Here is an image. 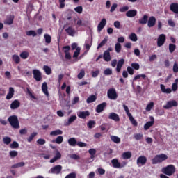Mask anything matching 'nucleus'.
<instances>
[{
    "label": "nucleus",
    "instance_id": "49530a36",
    "mask_svg": "<svg viewBox=\"0 0 178 178\" xmlns=\"http://www.w3.org/2000/svg\"><path fill=\"white\" fill-rule=\"evenodd\" d=\"M95 121L94 120H90L88 122V129H94V127H95Z\"/></svg>",
    "mask_w": 178,
    "mask_h": 178
},
{
    "label": "nucleus",
    "instance_id": "4c0bfd02",
    "mask_svg": "<svg viewBox=\"0 0 178 178\" xmlns=\"http://www.w3.org/2000/svg\"><path fill=\"white\" fill-rule=\"evenodd\" d=\"M43 70L45 72L46 74H47L48 76H49V74L52 73V70H51V67H49V66L48 65H44L43 67Z\"/></svg>",
    "mask_w": 178,
    "mask_h": 178
},
{
    "label": "nucleus",
    "instance_id": "c756f323",
    "mask_svg": "<svg viewBox=\"0 0 178 178\" xmlns=\"http://www.w3.org/2000/svg\"><path fill=\"white\" fill-rule=\"evenodd\" d=\"M95 101H97V96L92 95L90 97H88L86 102L87 104H91V102H95Z\"/></svg>",
    "mask_w": 178,
    "mask_h": 178
},
{
    "label": "nucleus",
    "instance_id": "338daca9",
    "mask_svg": "<svg viewBox=\"0 0 178 178\" xmlns=\"http://www.w3.org/2000/svg\"><path fill=\"white\" fill-rule=\"evenodd\" d=\"M63 50L64 51L65 54H69L70 51V46L67 45L63 47Z\"/></svg>",
    "mask_w": 178,
    "mask_h": 178
},
{
    "label": "nucleus",
    "instance_id": "7c9ffc66",
    "mask_svg": "<svg viewBox=\"0 0 178 178\" xmlns=\"http://www.w3.org/2000/svg\"><path fill=\"white\" fill-rule=\"evenodd\" d=\"M128 118H129L131 124L133 126H134V127H137L138 126V123L137 122L136 119H134V118H133L132 115H129Z\"/></svg>",
    "mask_w": 178,
    "mask_h": 178
},
{
    "label": "nucleus",
    "instance_id": "4468645a",
    "mask_svg": "<svg viewBox=\"0 0 178 178\" xmlns=\"http://www.w3.org/2000/svg\"><path fill=\"white\" fill-rule=\"evenodd\" d=\"M108 119L114 120V122H120V118L119 117V115L115 113H110Z\"/></svg>",
    "mask_w": 178,
    "mask_h": 178
},
{
    "label": "nucleus",
    "instance_id": "13d9d810",
    "mask_svg": "<svg viewBox=\"0 0 178 178\" xmlns=\"http://www.w3.org/2000/svg\"><path fill=\"white\" fill-rule=\"evenodd\" d=\"M152 108H154V102H152L150 103H149L147 106H146V111L147 112H149V111H151V109H152Z\"/></svg>",
    "mask_w": 178,
    "mask_h": 178
},
{
    "label": "nucleus",
    "instance_id": "c9c22d12",
    "mask_svg": "<svg viewBox=\"0 0 178 178\" xmlns=\"http://www.w3.org/2000/svg\"><path fill=\"white\" fill-rule=\"evenodd\" d=\"M13 60L16 63V65H19L20 63V57L17 54H14L12 56Z\"/></svg>",
    "mask_w": 178,
    "mask_h": 178
},
{
    "label": "nucleus",
    "instance_id": "9d476101",
    "mask_svg": "<svg viewBox=\"0 0 178 178\" xmlns=\"http://www.w3.org/2000/svg\"><path fill=\"white\" fill-rule=\"evenodd\" d=\"M173 106H177V102L176 100H172L167 102L166 105L163 106L164 109H170Z\"/></svg>",
    "mask_w": 178,
    "mask_h": 178
},
{
    "label": "nucleus",
    "instance_id": "20e7f679",
    "mask_svg": "<svg viewBox=\"0 0 178 178\" xmlns=\"http://www.w3.org/2000/svg\"><path fill=\"white\" fill-rule=\"evenodd\" d=\"M107 97L109 99H118V92H116V89L113 88L108 89L107 91Z\"/></svg>",
    "mask_w": 178,
    "mask_h": 178
},
{
    "label": "nucleus",
    "instance_id": "6e6d98bb",
    "mask_svg": "<svg viewBox=\"0 0 178 178\" xmlns=\"http://www.w3.org/2000/svg\"><path fill=\"white\" fill-rule=\"evenodd\" d=\"M81 50V49L80 47H77L76 49V51L74 52L73 58H78L79 55H80Z\"/></svg>",
    "mask_w": 178,
    "mask_h": 178
},
{
    "label": "nucleus",
    "instance_id": "1a4fd4ad",
    "mask_svg": "<svg viewBox=\"0 0 178 178\" xmlns=\"http://www.w3.org/2000/svg\"><path fill=\"white\" fill-rule=\"evenodd\" d=\"M136 163L138 166L140 165L144 166L147 163V157L145 156H140L136 160Z\"/></svg>",
    "mask_w": 178,
    "mask_h": 178
},
{
    "label": "nucleus",
    "instance_id": "e433bc0d",
    "mask_svg": "<svg viewBox=\"0 0 178 178\" xmlns=\"http://www.w3.org/2000/svg\"><path fill=\"white\" fill-rule=\"evenodd\" d=\"M108 42V36H106L104 39L98 44L97 49H99V48H102L105 44Z\"/></svg>",
    "mask_w": 178,
    "mask_h": 178
},
{
    "label": "nucleus",
    "instance_id": "680f3d73",
    "mask_svg": "<svg viewBox=\"0 0 178 178\" xmlns=\"http://www.w3.org/2000/svg\"><path fill=\"white\" fill-rule=\"evenodd\" d=\"M123 108L126 112V114L127 115V116H131V113H130V110H129V107L126 105V104H123Z\"/></svg>",
    "mask_w": 178,
    "mask_h": 178
},
{
    "label": "nucleus",
    "instance_id": "cd10ccee",
    "mask_svg": "<svg viewBox=\"0 0 178 178\" xmlns=\"http://www.w3.org/2000/svg\"><path fill=\"white\" fill-rule=\"evenodd\" d=\"M68 144L71 147H76L77 145V140H76V138H70L68 139Z\"/></svg>",
    "mask_w": 178,
    "mask_h": 178
},
{
    "label": "nucleus",
    "instance_id": "5701e85b",
    "mask_svg": "<svg viewBox=\"0 0 178 178\" xmlns=\"http://www.w3.org/2000/svg\"><path fill=\"white\" fill-rule=\"evenodd\" d=\"M126 16L127 17H134L137 16V10H128L126 13Z\"/></svg>",
    "mask_w": 178,
    "mask_h": 178
},
{
    "label": "nucleus",
    "instance_id": "aec40b11",
    "mask_svg": "<svg viewBox=\"0 0 178 178\" xmlns=\"http://www.w3.org/2000/svg\"><path fill=\"white\" fill-rule=\"evenodd\" d=\"M13 95H15V89L13 87H10L8 93L6 95V99H12Z\"/></svg>",
    "mask_w": 178,
    "mask_h": 178
},
{
    "label": "nucleus",
    "instance_id": "f704fd0d",
    "mask_svg": "<svg viewBox=\"0 0 178 178\" xmlns=\"http://www.w3.org/2000/svg\"><path fill=\"white\" fill-rule=\"evenodd\" d=\"M122 158L123 159H130L131 158V152H125L122 154Z\"/></svg>",
    "mask_w": 178,
    "mask_h": 178
},
{
    "label": "nucleus",
    "instance_id": "a211bd4d",
    "mask_svg": "<svg viewBox=\"0 0 178 178\" xmlns=\"http://www.w3.org/2000/svg\"><path fill=\"white\" fill-rule=\"evenodd\" d=\"M65 31L71 37H74V34H76V31L72 26H69L68 28L65 29Z\"/></svg>",
    "mask_w": 178,
    "mask_h": 178
},
{
    "label": "nucleus",
    "instance_id": "c85d7f7f",
    "mask_svg": "<svg viewBox=\"0 0 178 178\" xmlns=\"http://www.w3.org/2000/svg\"><path fill=\"white\" fill-rule=\"evenodd\" d=\"M77 119V115H74L69 118L68 121L66 122V126H70L74 120Z\"/></svg>",
    "mask_w": 178,
    "mask_h": 178
},
{
    "label": "nucleus",
    "instance_id": "9b49d317",
    "mask_svg": "<svg viewBox=\"0 0 178 178\" xmlns=\"http://www.w3.org/2000/svg\"><path fill=\"white\" fill-rule=\"evenodd\" d=\"M156 24V18H155V17L154 16L149 17V18L147 20V26L149 28L154 27V26H155Z\"/></svg>",
    "mask_w": 178,
    "mask_h": 178
},
{
    "label": "nucleus",
    "instance_id": "e2e57ef3",
    "mask_svg": "<svg viewBox=\"0 0 178 178\" xmlns=\"http://www.w3.org/2000/svg\"><path fill=\"white\" fill-rule=\"evenodd\" d=\"M127 70L129 74H130L131 76H133V74H134V70L133 69V67L128 66L127 67Z\"/></svg>",
    "mask_w": 178,
    "mask_h": 178
},
{
    "label": "nucleus",
    "instance_id": "f03ea898",
    "mask_svg": "<svg viewBox=\"0 0 178 178\" xmlns=\"http://www.w3.org/2000/svg\"><path fill=\"white\" fill-rule=\"evenodd\" d=\"M161 172L167 176H172L176 172V168L173 165H168L165 168H163Z\"/></svg>",
    "mask_w": 178,
    "mask_h": 178
},
{
    "label": "nucleus",
    "instance_id": "a18cd8bd",
    "mask_svg": "<svg viewBox=\"0 0 178 178\" xmlns=\"http://www.w3.org/2000/svg\"><path fill=\"white\" fill-rule=\"evenodd\" d=\"M10 148H11V149H16V148H19V143L16 141H13L12 144L10 145Z\"/></svg>",
    "mask_w": 178,
    "mask_h": 178
},
{
    "label": "nucleus",
    "instance_id": "603ef678",
    "mask_svg": "<svg viewBox=\"0 0 178 178\" xmlns=\"http://www.w3.org/2000/svg\"><path fill=\"white\" fill-rule=\"evenodd\" d=\"M18 154L19 153L16 150H11L9 152V155H10V158H15V157L17 156Z\"/></svg>",
    "mask_w": 178,
    "mask_h": 178
},
{
    "label": "nucleus",
    "instance_id": "2eb2a0df",
    "mask_svg": "<svg viewBox=\"0 0 178 178\" xmlns=\"http://www.w3.org/2000/svg\"><path fill=\"white\" fill-rule=\"evenodd\" d=\"M106 108V102H103L96 107V112L97 113H101V112H103V111Z\"/></svg>",
    "mask_w": 178,
    "mask_h": 178
},
{
    "label": "nucleus",
    "instance_id": "09e8293b",
    "mask_svg": "<svg viewBox=\"0 0 178 178\" xmlns=\"http://www.w3.org/2000/svg\"><path fill=\"white\" fill-rule=\"evenodd\" d=\"M134 137L136 141H138L140 140H143V134H135Z\"/></svg>",
    "mask_w": 178,
    "mask_h": 178
},
{
    "label": "nucleus",
    "instance_id": "7ed1b4c3",
    "mask_svg": "<svg viewBox=\"0 0 178 178\" xmlns=\"http://www.w3.org/2000/svg\"><path fill=\"white\" fill-rule=\"evenodd\" d=\"M8 122L13 129H19L20 124H19V119L16 115H11L8 118Z\"/></svg>",
    "mask_w": 178,
    "mask_h": 178
},
{
    "label": "nucleus",
    "instance_id": "b1692460",
    "mask_svg": "<svg viewBox=\"0 0 178 178\" xmlns=\"http://www.w3.org/2000/svg\"><path fill=\"white\" fill-rule=\"evenodd\" d=\"M147 22H148V15H144L143 17L138 19L139 24L144 25V24H147Z\"/></svg>",
    "mask_w": 178,
    "mask_h": 178
},
{
    "label": "nucleus",
    "instance_id": "f257e3e1",
    "mask_svg": "<svg viewBox=\"0 0 178 178\" xmlns=\"http://www.w3.org/2000/svg\"><path fill=\"white\" fill-rule=\"evenodd\" d=\"M168 159V155L165 154H156L152 159V165H158V163H162L164 161Z\"/></svg>",
    "mask_w": 178,
    "mask_h": 178
},
{
    "label": "nucleus",
    "instance_id": "4d7b16f0",
    "mask_svg": "<svg viewBox=\"0 0 178 178\" xmlns=\"http://www.w3.org/2000/svg\"><path fill=\"white\" fill-rule=\"evenodd\" d=\"M20 58H22V59H27V58H29V52H27V51H22L20 54Z\"/></svg>",
    "mask_w": 178,
    "mask_h": 178
},
{
    "label": "nucleus",
    "instance_id": "0eeeda50",
    "mask_svg": "<svg viewBox=\"0 0 178 178\" xmlns=\"http://www.w3.org/2000/svg\"><path fill=\"white\" fill-rule=\"evenodd\" d=\"M33 79L36 80V81H41L42 80V75L41 72L38 70H33Z\"/></svg>",
    "mask_w": 178,
    "mask_h": 178
},
{
    "label": "nucleus",
    "instance_id": "8fccbe9b",
    "mask_svg": "<svg viewBox=\"0 0 178 178\" xmlns=\"http://www.w3.org/2000/svg\"><path fill=\"white\" fill-rule=\"evenodd\" d=\"M26 35L28 36H31L32 37H35L37 36V33L35 32V31H33V30H31V31H26Z\"/></svg>",
    "mask_w": 178,
    "mask_h": 178
},
{
    "label": "nucleus",
    "instance_id": "3c124183",
    "mask_svg": "<svg viewBox=\"0 0 178 178\" xmlns=\"http://www.w3.org/2000/svg\"><path fill=\"white\" fill-rule=\"evenodd\" d=\"M44 40H45V42L47 44H51V35H49V34H44Z\"/></svg>",
    "mask_w": 178,
    "mask_h": 178
},
{
    "label": "nucleus",
    "instance_id": "a878e982",
    "mask_svg": "<svg viewBox=\"0 0 178 178\" xmlns=\"http://www.w3.org/2000/svg\"><path fill=\"white\" fill-rule=\"evenodd\" d=\"M42 92L48 97L49 93L48 92V83L47 82H44L42 85Z\"/></svg>",
    "mask_w": 178,
    "mask_h": 178
},
{
    "label": "nucleus",
    "instance_id": "69168bd1",
    "mask_svg": "<svg viewBox=\"0 0 178 178\" xmlns=\"http://www.w3.org/2000/svg\"><path fill=\"white\" fill-rule=\"evenodd\" d=\"M46 143H47V141L45 140V139H42V138H40L37 140V143L39 145H45Z\"/></svg>",
    "mask_w": 178,
    "mask_h": 178
},
{
    "label": "nucleus",
    "instance_id": "a19ab883",
    "mask_svg": "<svg viewBox=\"0 0 178 178\" xmlns=\"http://www.w3.org/2000/svg\"><path fill=\"white\" fill-rule=\"evenodd\" d=\"M53 143H56V144H62L63 143V136H58Z\"/></svg>",
    "mask_w": 178,
    "mask_h": 178
},
{
    "label": "nucleus",
    "instance_id": "423d86ee",
    "mask_svg": "<svg viewBox=\"0 0 178 178\" xmlns=\"http://www.w3.org/2000/svg\"><path fill=\"white\" fill-rule=\"evenodd\" d=\"M63 167L60 165H55L54 167L51 168L49 173H51L53 175H59L62 172Z\"/></svg>",
    "mask_w": 178,
    "mask_h": 178
},
{
    "label": "nucleus",
    "instance_id": "052dcab7",
    "mask_svg": "<svg viewBox=\"0 0 178 178\" xmlns=\"http://www.w3.org/2000/svg\"><path fill=\"white\" fill-rule=\"evenodd\" d=\"M129 38L131 41H134L136 42L137 41V35H136V33H131L129 35Z\"/></svg>",
    "mask_w": 178,
    "mask_h": 178
},
{
    "label": "nucleus",
    "instance_id": "dca6fc26",
    "mask_svg": "<svg viewBox=\"0 0 178 178\" xmlns=\"http://www.w3.org/2000/svg\"><path fill=\"white\" fill-rule=\"evenodd\" d=\"M105 26H106V19L105 18H103L97 26L98 31H102Z\"/></svg>",
    "mask_w": 178,
    "mask_h": 178
},
{
    "label": "nucleus",
    "instance_id": "864d4df0",
    "mask_svg": "<svg viewBox=\"0 0 178 178\" xmlns=\"http://www.w3.org/2000/svg\"><path fill=\"white\" fill-rule=\"evenodd\" d=\"M141 77H142V79H143L145 80V79L147 78V76L144 74H138L134 78V81H136V80H138V79H141Z\"/></svg>",
    "mask_w": 178,
    "mask_h": 178
},
{
    "label": "nucleus",
    "instance_id": "6e6552de",
    "mask_svg": "<svg viewBox=\"0 0 178 178\" xmlns=\"http://www.w3.org/2000/svg\"><path fill=\"white\" fill-rule=\"evenodd\" d=\"M150 121L147 122L144 125V130H148L149 127H152L155 123V118H154V116H149Z\"/></svg>",
    "mask_w": 178,
    "mask_h": 178
},
{
    "label": "nucleus",
    "instance_id": "72a5a7b5",
    "mask_svg": "<svg viewBox=\"0 0 178 178\" xmlns=\"http://www.w3.org/2000/svg\"><path fill=\"white\" fill-rule=\"evenodd\" d=\"M3 143L6 145H9V144L12 143V138L8 136H5L4 138H3Z\"/></svg>",
    "mask_w": 178,
    "mask_h": 178
},
{
    "label": "nucleus",
    "instance_id": "39448f33",
    "mask_svg": "<svg viewBox=\"0 0 178 178\" xmlns=\"http://www.w3.org/2000/svg\"><path fill=\"white\" fill-rule=\"evenodd\" d=\"M166 42V35L161 34L157 38V47H163Z\"/></svg>",
    "mask_w": 178,
    "mask_h": 178
},
{
    "label": "nucleus",
    "instance_id": "c03bdc74",
    "mask_svg": "<svg viewBox=\"0 0 178 178\" xmlns=\"http://www.w3.org/2000/svg\"><path fill=\"white\" fill-rule=\"evenodd\" d=\"M37 134H38L37 132L32 133L31 136L29 138H27L28 143H31V141L34 140V137H35Z\"/></svg>",
    "mask_w": 178,
    "mask_h": 178
},
{
    "label": "nucleus",
    "instance_id": "2f4dec72",
    "mask_svg": "<svg viewBox=\"0 0 178 178\" xmlns=\"http://www.w3.org/2000/svg\"><path fill=\"white\" fill-rule=\"evenodd\" d=\"M111 140L113 141V143H115V144H120V138L116 136H111Z\"/></svg>",
    "mask_w": 178,
    "mask_h": 178
},
{
    "label": "nucleus",
    "instance_id": "79ce46f5",
    "mask_svg": "<svg viewBox=\"0 0 178 178\" xmlns=\"http://www.w3.org/2000/svg\"><path fill=\"white\" fill-rule=\"evenodd\" d=\"M168 49H169V51L170 52V54H173V52H175V51H176V44L170 43L169 44Z\"/></svg>",
    "mask_w": 178,
    "mask_h": 178
},
{
    "label": "nucleus",
    "instance_id": "473e14b6",
    "mask_svg": "<svg viewBox=\"0 0 178 178\" xmlns=\"http://www.w3.org/2000/svg\"><path fill=\"white\" fill-rule=\"evenodd\" d=\"M61 134H63V132L60 129H56L55 131H52L50 133V136H60Z\"/></svg>",
    "mask_w": 178,
    "mask_h": 178
},
{
    "label": "nucleus",
    "instance_id": "ea45409f",
    "mask_svg": "<svg viewBox=\"0 0 178 178\" xmlns=\"http://www.w3.org/2000/svg\"><path fill=\"white\" fill-rule=\"evenodd\" d=\"M24 162H19L16 164H14L11 166L12 169H16L17 168H23L24 166Z\"/></svg>",
    "mask_w": 178,
    "mask_h": 178
},
{
    "label": "nucleus",
    "instance_id": "4be33fe9",
    "mask_svg": "<svg viewBox=\"0 0 178 178\" xmlns=\"http://www.w3.org/2000/svg\"><path fill=\"white\" fill-rule=\"evenodd\" d=\"M170 9L171 12L174 13H178V3H172L170 6Z\"/></svg>",
    "mask_w": 178,
    "mask_h": 178
},
{
    "label": "nucleus",
    "instance_id": "bf43d9fd",
    "mask_svg": "<svg viewBox=\"0 0 178 178\" xmlns=\"http://www.w3.org/2000/svg\"><path fill=\"white\" fill-rule=\"evenodd\" d=\"M104 74L105 76H111V74H112V69L111 68H106L104 71Z\"/></svg>",
    "mask_w": 178,
    "mask_h": 178
},
{
    "label": "nucleus",
    "instance_id": "58836bf2",
    "mask_svg": "<svg viewBox=\"0 0 178 178\" xmlns=\"http://www.w3.org/2000/svg\"><path fill=\"white\" fill-rule=\"evenodd\" d=\"M88 152L90 155V159H94V158H95V154H97V150L95 149H90Z\"/></svg>",
    "mask_w": 178,
    "mask_h": 178
},
{
    "label": "nucleus",
    "instance_id": "de8ad7c7",
    "mask_svg": "<svg viewBox=\"0 0 178 178\" xmlns=\"http://www.w3.org/2000/svg\"><path fill=\"white\" fill-rule=\"evenodd\" d=\"M85 76H86V72L84 71V70H81L80 73H79L77 75V78L79 80H81V79H83V77H84Z\"/></svg>",
    "mask_w": 178,
    "mask_h": 178
},
{
    "label": "nucleus",
    "instance_id": "0e129e2a",
    "mask_svg": "<svg viewBox=\"0 0 178 178\" xmlns=\"http://www.w3.org/2000/svg\"><path fill=\"white\" fill-rule=\"evenodd\" d=\"M74 10L76 12V13H83V6H77L74 8Z\"/></svg>",
    "mask_w": 178,
    "mask_h": 178
},
{
    "label": "nucleus",
    "instance_id": "f3484780",
    "mask_svg": "<svg viewBox=\"0 0 178 178\" xmlns=\"http://www.w3.org/2000/svg\"><path fill=\"white\" fill-rule=\"evenodd\" d=\"M10 109L15 110L17 109V108H20V102L17 99L14 100L10 106Z\"/></svg>",
    "mask_w": 178,
    "mask_h": 178
},
{
    "label": "nucleus",
    "instance_id": "ddd939ff",
    "mask_svg": "<svg viewBox=\"0 0 178 178\" xmlns=\"http://www.w3.org/2000/svg\"><path fill=\"white\" fill-rule=\"evenodd\" d=\"M60 158H62V154H60V151L56 150L54 157L50 160V163H54V162H56V161H58Z\"/></svg>",
    "mask_w": 178,
    "mask_h": 178
},
{
    "label": "nucleus",
    "instance_id": "6ab92c4d",
    "mask_svg": "<svg viewBox=\"0 0 178 178\" xmlns=\"http://www.w3.org/2000/svg\"><path fill=\"white\" fill-rule=\"evenodd\" d=\"M88 116H90V111H80L78 113V118H80L81 119H86Z\"/></svg>",
    "mask_w": 178,
    "mask_h": 178
},
{
    "label": "nucleus",
    "instance_id": "774afa93",
    "mask_svg": "<svg viewBox=\"0 0 178 178\" xmlns=\"http://www.w3.org/2000/svg\"><path fill=\"white\" fill-rule=\"evenodd\" d=\"M65 178H76V173L71 172L68 174Z\"/></svg>",
    "mask_w": 178,
    "mask_h": 178
},
{
    "label": "nucleus",
    "instance_id": "f8f14e48",
    "mask_svg": "<svg viewBox=\"0 0 178 178\" xmlns=\"http://www.w3.org/2000/svg\"><path fill=\"white\" fill-rule=\"evenodd\" d=\"M15 20V15H8L4 20V24H8L10 26V24H13V21Z\"/></svg>",
    "mask_w": 178,
    "mask_h": 178
},
{
    "label": "nucleus",
    "instance_id": "412c9836",
    "mask_svg": "<svg viewBox=\"0 0 178 178\" xmlns=\"http://www.w3.org/2000/svg\"><path fill=\"white\" fill-rule=\"evenodd\" d=\"M103 59H104L105 62H111V60H112L111 53H109V51H104L103 54Z\"/></svg>",
    "mask_w": 178,
    "mask_h": 178
},
{
    "label": "nucleus",
    "instance_id": "37998d69",
    "mask_svg": "<svg viewBox=\"0 0 178 178\" xmlns=\"http://www.w3.org/2000/svg\"><path fill=\"white\" fill-rule=\"evenodd\" d=\"M115 49L117 54H120V51H122V44H120V43H116L115 46Z\"/></svg>",
    "mask_w": 178,
    "mask_h": 178
},
{
    "label": "nucleus",
    "instance_id": "bb28decb",
    "mask_svg": "<svg viewBox=\"0 0 178 178\" xmlns=\"http://www.w3.org/2000/svg\"><path fill=\"white\" fill-rule=\"evenodd\" d=\"M160 88L164 94H170L172 92V89L170 88L166 89V88L165 87V85L163 84L160 85Z\"/></svg>",
    "mask_w": 178,
    "mask_h": 178
},
{
    "label": "nucleus",
    "instance_id": "5fc2aeb1",
    "mask_svg": "<svg viewBox=\"0 0 178 178\" xmlns=\"http://www.w3.org/2000/svg\"><path fill=\"white\" fill-rule=\"evenodd\" d=\"M131 66L134 70H138L140 69V64L137 63H132L131 64Z\"/></svg>",
    "mask_w": 178,
    "mask_h": 178
},
{
    "label": "nucleus",
    "instance_id": "393cba45",
    "mask_svg": "<svg viewBox=\"0 0 178 178\" xmlns=\"http://www.w3.org/2000/svg\"><path fill=\"white\" fill-rule=\"evenodd\" d=\"M111 163L113 165V167L115 168L116 169L122 168V165H120L119 160H118V159H113V160H111Z\"/></svg>",
    "mask_w": 178,
    "mask_h": 178
}]
</instances>
